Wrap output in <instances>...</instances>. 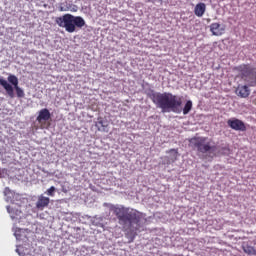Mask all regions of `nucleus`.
Masks as SVG:
<instances>
[{
    "mask_svg": "<svg viewBox=\"0 0 256 256\" xmlns=\"http://www.w3.org/2000/svg\"><path fill=\"white\" fill-rule=\"evenodd\" d=\"M112 212L118 219V224L121 225L126 239H129L128 243H133L135 237H137V232L142 227L141 220L143 219V213L125 206H114L112 207Z\"/></svg>",
    "mask_w": 256,
    "mask_h": 256,
    "instance_id": "obj_1",
    "label": "nucleus"
},
{
    "mask_svg": "<svg viewBox=\"0 0 256 256\" xmlns=\"http://www.w3.org/2000/svg\"><path fill=\"white\" fill-rule=\"evenodd\" d=\"M152 102L162 110V113H179L183 105L181 96L173 95L172 93H156L152 95Z\"/></svg>",
    "mask_w": 256,
    "mask_h": 256,
    "instance_id": "obj_2",
    "label": "nucleus"
},
{
    "mask_svg": "<svg viewBox=\"0 0 256 256\" xmlns=\"http://www.w3.org/2000/svg\"><path fill=\"white\" fill-rule=\"evenodd\" d=\"M58 27H62L67 33H75L78 29L85 27V19L81 16H74L72 14H64L63 16L57 17L55 20Z\"/></svg>",
    "mask_w": 256,
    "mask_h": 256,
    "instance_id": "obj_3",
    "label": "nucleus"
},
{
    "mask_svg": "<svg viewBox=\"0 0 256 256\" xmlns=\"http://www.w3.org/2000/svg\"><path fill=\"white\" fill-rule=\"evenodd\" d=\"M191 142L199 153H208L209 155H215V153H217V145H215V142H207L206 137L194 138Z\"/></svg>",
    "mask_w": 256,
    "mask_h": 256,
    "instance_id": "obj_4",
    "label": "nucleus"
},
{
    "mask_svg": "<svg viewBox=\"0 0 256 256\" xmlns=\"http://www.w3.org/2000/svg\"><path fill=\"white\" fill-rule=\"evenodd\" d=\"M241 78L249 84V87L256 85V69L251 68L249 65H241L238 68Z\"/></svg>",
    "mask_w": 256,
    "mask_h": 256,
    "instance_id": "obj_5",
    "label": "nucleus"
},
{
    "mask_svg": "<svg viewBox=\"0 0 256 256\" xmlns=\"http://www.w3.org/2000/svg\"><path fill=\"white\" fill-rule=\"evenodd\" d=\"M228 127L233 129L234 131H247V126H245V122L239 120L237 118H232L227 121Z\"/></svg>",
    "mask_w": 256,
    "mask_h": 256,
    "instance_id": "obj_6",
    "label": "nucleus"
},
{
    "mask_svg": "<svg viewBox=\"0 0 256 256\" xmlns=\"http://www.w3.org/2000/svg\"><path fill=\"white\" fill-rule=\"evenodd\" d=\"M49 203H51V199H49V197L40 195L38 196V200L36 202V209H38V211H43V209L49 207Z\"/></svg>",
    "mask_w": 256,
    "mask_h": 256,
    "instance_id": "obj_7",
    "label": "nucleus"
},
{
    "mask_svg": "<svg viewBox=\"0 0 256 256\" xmlns=\"http://www.w3.org/2000/svg\"><path fill=\"white\" fill-rule=\"evenodd\" d=\"M0 85L5 89L7 95L10 99L15 98V91L13 89V86L7 82V80L0 78Z\"/></svg>",
    "mask_w": 256,
    "mask_h": 256,
    "instance_id": "obj_8",
    "label": "nucleus"
},
{
    "mask_svg": "<svg viewBox=\"0 0 256 256\" xmlns=\"http://www.w3.org/2000/svg\"><path fill=\"white\" fill-rule=\"evenodd\" d=\"M236 95H238V97H241L242 99H247V97L251 95V90L247 85H238V87L236 88Z\"/></svg>",
    "mask_w": 256,
    "mask_h": 256,
    "instance_id": "obj_9",
    "label": "nucleus"
},
{
    "mask_svg": "<svg viewBox=\"0 0 256 256\" xmlns=\"http://www.w3.org/2000/svg\"><path fill=\"white\" fill-rule=\"evenodd\" d=\"M49 119H51V112H49V109L47 108L41 109L36 118L38 123H43V121H49Z\"/></svg>",
    "mask_w": 256,
    "mask_h": 256,
    "instance_id": "obj_10",
    "label": "nucleus"
},
{
    "mask_svg": "<svg viewBox=\"0 0 256 256\" xmlns=\"http://www.w3.org/2000/svg\"><path fill=\"white\" fill-rule=\"evenodd\" d=\"M210 31L212 32V35H215V37H219L225 33V29L221 28V24L219 23H212L210 25Z\"/></svg>",
    "mask_w": 256,
    "mask_h": 256,
    "instance_id": "obj_11",
    "label": "nucleus"
},
{
    "mask_svg": "<svg viewBox=\"0 0 256 256\" xmlns=\"http://www.w3.org/2000/svg\"><path fill=\"white\" fill-rule=\"evenodd\" d=\"M205 11H207V6L205 3L200 2L194 8V15H196V17H203V15H205Z\"/></svg>",
    "mask_w": 256,
    "mask_h": 256,
    "instance_id": "obj_12",
    "label": "nucleus"
},
{
    "mask_svg": "<svg viewBox=\"0 0 256 256\" xmlns=\"http://www.w3.org/2000/svg\"><path fill=\"white\" fill-rule=\"evenodd\" d=\"M166 153L170 154L171 163H175V161H177V158L179 157L178 149H170V150L166 151Z\"/></svg>",
    "mask_w": 256,
    "mask_h": 256,
    "instance_id": "obj_13",
    "label": "nucleus"
},
{
    "mask_svg": "<svg viewBox=\"0 0 256 256\" xmlns=\"http://www.w3.org/2000/svg\"><path fill=\"white\" fill-rule=\"evenodd\" d=\"M7 211L11 217V219H17V216L21 215V211L15 210L14 208H11L10 206L7 207Z\"/></svg>",
    "mask_w": 256,
    "mask_h": 256,
    "instance_id": "obj_14",
    "label": "nucleus"
},
{
    "mask_svg": "<svg viewBox=\"0 0 256 256\" xmlns=\"http://www.w3.org/2000/svg\"><path fill=\"white\" fill-rule=\"evenodd\" d=\"M191 109H193V102L188 100L183 108V115H188Z\"/></svg>",
    "mask_w": 256,
    "mask_h": 256,
    "instance_id": "obj_15",
    "label": "nucleus"
},
{
    "mask_svg": "<svg viewBox=\"0 0 256 256\" xmlns=\"http://www.w3.org/2000/svg\"><path fill=\"white\" fill-rule=\"evenodd\" d=\"M8 82L11 83V85H13V87L19 86V78H17V76H15V75H9Z\"/></svg>",
    "mask_w": 256,
    "mask_h": 256,
    "instance_id": "obj_16",
    "label": "nucleus"
},
{
    "mask_svg": "<svg viewBox=\"0 0 256 256\" xmlns=\"http://www.w3.org/2000/svg\"><path fill=\"white\" fill-rule=\"evenodd\" d=\"M244 253H247V255H256V250L254 247L246 245L243 247Z\"/></svg>",
    "mask_w": 256,
    "mask_h": 256,
    "instance_id": "obj_17",
    "label": "nucleus"
},
{
    "mask_svg": "<svg viewBox=\"0 0 256 256\" xmlns=\"http://www.w3.org/2000/svg\"><path fill=\"white\" fill-rule=\"evenodd\" d=\"M14 89H15L17 97L19 99H23V97H25V91H23V89H21V87L15 86Z\"/></svg>",
    "mask_w": 256,
    "mask_h": 256,
    "instance_id": "obj_18",
    "label": "nucleus"
},
{
    "mask_svg": "<svg viewBox=\"0 0 256 256\" xmlns=\"http://www.w3.org/2000/svg\"><path fill=\"white\" fill-rule=\"evenodd\" d=\"M55 191H57V188H55V186H51L47 189L46 195H48V197H55Z\"/></svg>",
    "mask_w": 256,
    "mask_h": 256,
    "instance_id": "obj_19",
    "label": "nucleus"
},
{
    "mask_svg": "<svg viewBox=\"0 0 256 256\" xmlns=\"http://www.w3.org/2000/svg\"><path fill=\"white\" fill-rule=\"evenodd\" d=\"M59 10L60 11H71V5L65 6V7L61 6Z\"/></svg>",
    "mask_w": 256,
    "mask_h": 256,
    "instance_id": "obj_20",
    "label": "nucleus"
},
{
    "mask_svg": "<svg viewBox=\"0 0 256 256\" xmlns=\"http://www.w3.org/2000/svg\"><path fill=\"white\" fill-rule=\"evenodd\" d=\"M11 194V189H9V187H6L4 189V195L7 196V195H10Z\"/></svg>",
    "mask_w": 256,
    "mask_h": 256,
    "instance_id": "obj_21",
    "label": "nucleus"
},
{
    "mask_svg": "<svg viewBox=\"0 0 256 256\" xmlns=\"http://www.w3.org/2000/svg\"><path fill=\"white\" fill-rule=\"evenodd\" d=\"M19 233H21L20 228H16L15 231H14L15 237H19Z\"/></svg>",
    "mask_w": 256,
    "mask_h": 256,
    "instance_id": "obj_22",
    "label": "nucleus"
},
{
    "mask_svg": "<svg viewBox=\"0 0 256 256\" xmlns=\"http://www.w3.org/2000/svg\"><path fill=\"white\" fill-rule=\"evenodd\" d=\"M98 123H99V125H102V127H103V121H99Z\"/></svg>",
    "mask_w": 256,
    "mask_h": 256,
    "instance_id": "obj_23",
    "label": "nucleus"
}]
</instances>
